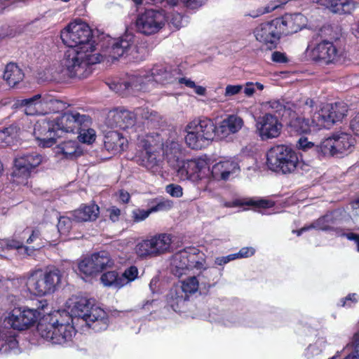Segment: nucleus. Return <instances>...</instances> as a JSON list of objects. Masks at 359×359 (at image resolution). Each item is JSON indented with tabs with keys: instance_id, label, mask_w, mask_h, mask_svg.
Returning <instances> with one entry per match:
<instances>
[{
	"instance_id": "nucleus-1",
	"label": "nucleus",
	"mask_w": 359,
	"mask_h": 359,
	"mask_svg": "<svg viewBox=\"0 0 359 359\" xmlns=\"http://www.w3.org/2000/svg\"><path fill=\"white\" fill-rule=\"evenodd\" d=\"M60 38L69 48L64 59L69 77L86 79L92 74L93 65L103 60V55L95 53L93 30L81 20L69 23L61 30Z\"/></svg>"
},
{
	"instance_id": "nucleus-2",
	"label": "nucleus",
	"mask_w": 359,
	"mask_h": 359,
	"mask_svg": "<svg viewBox=\"0 0 359 359\" xmlns=\"http://www.w3.org/2000/svg\"><path fill=\"white\" fill-rule=\"evenodd\" d=\"M37 330L41 337L60 345L72 341L76 333L72 316L66 311H57L44 316L37 325Z\"/></svg>"
},
{
	"instance_id": "nucleus-3",
	"label": "nucleus",
	"mask_w": 359,
	"mask_h": 359,
	"mask_svg": "<svg viewBox=\"0 0 359 359\" xmlns=\"http://www.w3.org/2000/svg\"><path fill=\"white\" fill-rule=\"evenodd\" d=\"M266 163L271 171L284 175L309 170V165L299 158L296 151L285 144L271 147L266 152Z\"/></svg>"
},
{
	"instance_id": "nucleus-4",
	"label": "nucleus",
	"mask_w": 359,
	"mask_h": 359,
	"mask_svg": "<svg viewBox=\"0 0 359 359\" xmlns=\"http://www.w3.org/2000/svg\"><path fill=\"white\" fill-rule=\"evenodd\" d=\"M172 236L170 233H157L140 240L134 248L137 257L142 259H150L170 252Z\"/></svg>"
},
{
	"instance_id": "nucleus-5",
	"label": "nucleus",
	"mask_w": 359,
	"mask_h": 359,
	"mask_svg": "<svg viewBox=\"0 0 359 359\" xmlns=\"http://www.w3.org/2000/svg\"><path fill=\"white\" fill-rule=\"evenodd\" d=\"M72 311L76 317L83 319L86 325L95 332L106 330L109 326L107 313L100 307L91 305L86 298H81L75 302Z\"/></svg>"
},
{
	"instance_id": "nucleus-6",
	"label": "nucleus",
	"mask_w": 359,
	"mask_h": 359,
	"mask_svg": "<svg viewBox=\"0 0 359 359\" xmlns=\"http://www.w3.org/2000/svg\"><path fill=\"white\" fill-rule=\"evenodd\" d=\"M43 161V156L36 151H25L17 154L13 160L12 182L16 184H27L29 178L37 172V168Z\"/></svg>"
},
{
	"instance_id": "nucleus-7",
	"label": "nucleus",
	"mask_w": 359,
	"mask_h": 359,
	"mask_svg": "<svg viewBox=\"0 0 359 359\" xmlns=\"http://www.w3.org/2000/svg\"><path fill=\"white\" fill-rule=\"evenodd\" d=\"M161 135L158 133L147 135L139 140L140 148L136 155L137 162L148 169L154 168L157 163L156 152L163 146Z\"/></svg>"
},
{
	"instance_id": "nucleus-8",
	"label": "nucleus",
	"mask_w": 359,
	"mask_h": 359,
	"mask_svg": "<svg viewBox=\"0 0 359 359\" xmlns=\"http://www.w3.org/2000/svg\"><path fill=\"white\" fill-rule=\"evenodd\" d=\"M163 11L146 9L136 18L135 26L137 32L149 36L158 32L165 25Z\"/></svg>"
},
{
	"instance_id": "nucleus-9",
	"label": "nucleus",
	"mask_w": 359,
	"mask_h": 359,
	"mask_svg": "<svg viewBox=\"0 0 359 359\" xmlns=\"http://www.w3.org/2000/svg\"><path fill=\"white\" fill-rule=\"evenodd\" d=\"M279 26L276 18L263 22L254 29V36L257 41L272 50L277 48L283 36Z\"/></svg>"
},
{
	"instance_id": "nucleus-10",
	"label": "nucleus",
	"mask_w": 359,
	"mask_h": 359,
	"mask_svg": "<svg viewBox=\"0 0 359 359\" xmlns=\"http://www.w3.org/2000/svg\"><path fill=\"white\" fill-rule=\"evenodd\" d=\"M39 316L36 309L16 307L5 318L4 323L15 330H25L36 323Z\"/></svg>"
},
{
	"instance_id": "nucleus-11",
	"label": "nucleus",
	"mask_w": 359,
	"mask_h": 359,
	"mask_svg": "<svg viewBox=\"0 0 359 359\" xmlns=\"http://www.w3.org/2000/svg\"><path fill=\"white\" fill-rule=\"evenodd\" d=\"M60 137L63 133L76 134L82 127H90L92 119L88 115L81 114L76 111H67L56 118Z\"/></svg>"
},
{
	"instance_id": "nucleus-12",
	"label": "nucleus",
	"mask_w": 359,
	"mask_h": 359,
	"mask_svg": "<svg viewBox=\"0 0 359 359\" xmlns=\"http://www.w3.org/2000/svg\"><path fill=\"white\" fill-rule=\"evenodd\" d=\"M315 102L313 99L307 98L306 100H301V111L294 113V116H288L285 121L291 132L297 134L307 133L310 132V121L306 118V114H311Z\"/></svg>"
},
{
	"instance_id": "nucleus-13",
	"label": "nucleus",
	"mask_w": 359,
	"mask_h": 359,
	"mask_svg": "<svg viewBox=\"0 0 359 359\" xmlns=\"http://www.w3.org/2000/svg\"><path fill=\"white\" fill-rule=\"evenodd\" d=\"M34 135L42 143L43 147H52L55 144L57 139L60 137L56 119L39 120L34 125Z\"/></svg>"
},
{
	"instance_id": "nucleus-14",
	"label": "nucleus",
	"mask_w": 359,
	"mask_h": 359,
	"mask_svg": "<svg viewBox=\"0 0 359 359\" xmlns=\"http://www.w3.org/2000/svg\"><path fill=\"white\" fill-rule=\"evenodd\" d=\"M256 133L262 140L276 138L280 134L282 124L277 116L266 113L256 121Z\"/></svg>"
},
{
	"instance_id": "nucleus-15",
	"label": "nucleus",
	"mask_w": 359,
	"mask_h": 359,
	"mask_svg": "<svg viewBox=\"0 0 359 359\" xmlns=\"http://www.w3.org/2000/svg\"><path fill=\"white\" fill-rule=\"evenodd\" d=\"M207 161L202 158H196L183 161L177 170L182 180L198 182L203 178L201 173L208 168Z\"/></svg>"
},
{
	"instance_id": "nucleus-16",
	"label": "nucleus",
	"mask_w": 359,
	"mask_h": 359,
	"mask_svg": "<svg viewBox=\"0 0 359 359\" xmlns=\"http://www.w3.org/2000/svg\"><path fill=\"white\" fill-rule=\"evenodd\" d=\"M278 24L280 25V32L283 36H287L297 33L302 30L307 23L306 18L302 13H286L281 17L276 18Z\"/></svg>"
},
{
	"instance_id": "nucleus-17",
	"label": "nucleus",
	"mask_w": 359,
	"mask_h": 359,
	"mask_svg": "<svg viewBox=\"0 0 359 359\" xmlns=\"http://www.w3.org/2000/svg\"><path fill=\"white\" fill-rule=\"evenodd\" d=\"M137 117L134 112L123 108L111 111L107 123L111 128L126 130L132 128L136 123Z\"/></svg>"
},
{
	"instance_id": "nucleus-18",
	"label": "nucleus",
	"mask_w": 359,
	"mask_h": 359,
	"mask_svg": "<svg viewBox=\"0 0 359 359\" xmlns=\"http://www.w3.org/2000/svg\"><path fill=\"white\" fill-rule=\"evenodd\" d=\"M339 51L334 43L327 40L318 43L312 50L311 56L314 61L325 65L334 63L339 57Z\"/></svg>"
},
{
	"instance_id": "nucleus-19",
	"label": "nucleus",
	"mask_w": 359,
	"mask_h": 359,
	"mask_svg": "<svg viewBox=\"0 0 359 359\" xmlns=\"http://www.w3.org/2000/svg\"><path fill=\"white\" fill-rule=\"evenodd\" d=\"M347 106L341 102H335L327 104L321 109L318 118H321L323 123L327 126H331L337 122L341 121L346 116Z\"/></svg>"
},
{
	"instance_id": "nucleus-20",
	"label": "nucleus",
	"mask_w": 359,
	"mask_h": 359,
	"mask_svg": "<svg viewBox=\"0 0 359 359\" xmlns=\"http://www.w3.org/2000/svg\"><path fill=\"white\" fill-rule=\"evenodd\" d=\"M135 48V35L132 33H125L116 39L110 48V55L114 60L128 55Z\"/></svg>"
},
{
	"instance_id": "nucleus-21",
	"label": "nucleus",
	"mask_w": 359,
	"mask_h": 359,
	"mask_svg": "<svg viewBox=\"0 0 359 359\" xmlns=\"http://www.w3.org/2000/svg\"><path fill=\"white\" fill-rule=\"evenodd\" d=\"M269 106L284 122L287 120L288 116H294L295 112L301 111V100L296 102H285L284 100H273L269 102Z\"/></svg>"
},
{
	"instance_id": "nucleus-22",
	"label": "nucleus",
	"mask_w": 359,
	"mask_h": 359,
	"mask_svg": "<svg viewBox=\"0 0 359 359\" xmlns=\"http://www.w3.org/2000/svg\"><path fill=\"white\" fill-rule=\"evenodd\" d=\"M243 125V121L236 115H229L217 126L218 139H224L231 134L238 132Z\"/></svg>"
},
{
	"instance_id": "nucleus-23",
	"label": "nucleus",
	"mask_w": 359,
	"mask_h": 359,
	"mask_svg": "<svg viewBox=\"0 0 359 359\" xmlns=\"http://www.w3.org/2000/svg\"><path fill=\"white\" fill-rule=\"evenodd\" d=\"M100 208L96 204H81L80 207L71 212L76 222H92L97 219Z\"/></svg>"
},
{
	"instance_id": "nucleus-24",
	"label": "nucleus",
	"mask_w": 359,
	"mask_h": 359,
	"mask_svg": "<svg viewBox=\"0 0 359 359\" xmlns=\"http://www.w3.org/2000/svg\"><path fill=\"white\" fill-rule=\"evenodd\" d=\"M26 285L29 292L35 296L43 297L50 294L43 273L32 274Z\"/></svg>"
},
{
	"instance_id": "nucleus-25",
	"label": "nucleus",
	"mask_w": 359,
	"mask_h": 359,
	"mask_svg": "<svg viewBox=\"0 0 359 359\" xmlns=\"http://www.w3.org/2000/svg\"><path fill=\"white\" fill-rule=\"evenodd\" d=\"M187 135L184 140L187 147L191 149L201 150L207 147L210 143L204 140L196 128L190 122L185 128Z\"/></svg>"
},
{
	"instance_id": "nucleus-26",
	"label": "nucleus",
	"mask_w": 359,
	"mask_h": 359,
	"mask_svg": "<svg viewBox=\"0 0 359 359\" xmlns=\"http://www.w3.org/2000/svg\"><path fill=\"white\" fill-rule=\"evenodd\" d=\"M191 123L196 128L198 133L201 135V137L210 144L215 137L217 138V126L211 119L205 118L199 120L198 122L194 121Z\"/></svg>"
},
{
	"instance_id": "nucleus-27",
	"label": "nucleus",
	"mask_w": 359,
	"mask_h": 359,
	"mask_svg": "<svg viewBox=\"0 0 359 359\" xmlns=\"http://www.w3.org/2000/svg\"><path fill=\"white\" fill-rule=\"evenodd\" d=\"M198 274V281L205 290H209L216 285L222 276V270L217 267L203 268Z\"/></svg>"
},
{
	"instance_id": "nucleus-28",
	"label": "nucleus",
	"mask_w": 359,
	"mask_h": 359,
	"mask_svg": "<svg viewBox=\"0 0 359 359\" xmlns=\"http://www.w3.org/2000/svg\"><path fill=\"white\" fill-rule=\"evenodd\" d=\"M239 169L238 164L231 160L219 161L212 166V173L215 178L226 180L230 174Z\"/></svg>"
},
{
	"instance_id": "nucleus-29",
	"label": "nucleus",
	"mask_w": 359,
	"mask_h": 359,
	"mask_svg": "<svg viewBox=\"0 0 359 359\" xmlns=\"http://www.w3.org/2000/svg\"><path fill=\"white\" fill-rule=\"evenodd\" d=\"M126 140L118 131H109L104 137V145L109 151L121 152L124 150Z\"/></svg>"
},
{
	"instance_id": "nucleus-30",
	"label": "nucleus",
	"mask_w": 359,
	"mask_h": 359,
	"mask_svg": "<svg viewBox=\"0 0 359 359\" xmlns=\"http://www.w3.org/2000/svg\"><path fill=\"white\" fill-rule=\"evenodd\" d=\"M334 141V148L336 154H344L346 152H350L351 148L354 146V140L352 136L346 133L334 134L332 135Z\"/></svg>"
},
{
	"instance_id": "nucleus-31",
	"label": "nucleus",
	"mask_w": 359,
	"mask_h": 359,
	"mask_svg": "<svg viewBox=\"0 0 359 359\" xmlns=\"http://www.w3.org/2000/svg\"><path fill=\"white\" fill-rule=\"evenodd\" d=\"M25 74L15 63L10 62L5 68L3 78L7 84L14 87L23 80Z\"/></svg>"
},
{
	"instance_id": "nucleus-32",
	"label": "nucleus",
	"mask_w": 359,
	"mask_h": 359,
	"mask_svg": "<svg viewBox=\"0 0 359 359\" xmlns=\"http://www.w3.org/2000/svg\"><path fill=\"white\" fill-rule=\"evenodd\" d=\"M327 6L334 13L351 14L356 8L353 0H327Z\"/></svg>"
},
{
	"instance_id": "nucleus-33",
	"label": "nucleus",
	"mask_w": 359,
	"mask_h": 359,
	"mask_svg": "<svg viewBox=\"0 0 359 359\" xmlns=\"http://www.w3.org/2000/svg\"><path fill=\"white\" fill-rule=\"evenodd\" d=\"M91 257L98 273L107 269L112 268L114 265V261L107 251L95 252L91 255Z\"/></svg>"
},
{
	"instance_id": "nucleus-34",
	"label": "nucleus",
	"mask_w": 359,
	"mask_h": 359,
	"mask_svg": "<svg viewBox=\"0 0 359 359\" xmlns=\"http://www.w3.org/2000/svg\"><path fill=\"white\" fill-rule=\"evenodd\" d=\"M187 300V296L183 295L172 287L166 295V306L177 313L181 312L182 306Z\"/></svg>"
},
{
	"instance_id": "nucleus-35",
	"label": "nucleus",
	"mask_w": 359,
	"mask_h": 359,
	"mask_svg": "<svg viewBox=\"0 0 359 359\" xmlns=\"http://www.w3.org/2000/svg\"><path fill=\"white\" fill-rule=\"evenodd\" d=\"M46 281V285L50 294L53 293L61 282L62 272L57 268L53 266L48 268L43 273Z\"/></svg>"
},
{
	"instance_id": "nucleus-36",
	"label": "nucleus",
	"mask_w": 359,
	"mask_h": 359,
	"mask_svg": "<svg viewBox=\"0 0 359 359\" xmlns=\"http://www.w3.org/2000/svg\"><path fill=\"white\" fill-rule=\"evenodd\" d=\"M41 95L38 94L31 98L19 100V105L24 107V113L27 116H35L41 114L39 108L41 105Z\"/></svg>"
},
{
	"instance_id": "nucleus-37",
	"label": "nucleus",
	"mask_w": 359,
	"mask_h": 359,
	"mask_svg": "<svg viewBox=\"0 0 359 359\" xmlns=\"http://www.w3.org/2000/svg\"><path fill=\"white\" fill-rule=\"evenodd\" d=\"M101 283L106 287L120 289L124 286L123 278L116 271H109L103 273L100 277Z\"/></svg>"
},
{
	"instance_id": "nucleus-38",
	"label": "nucleus",
	"mask_w": 359,
	"mask_h": 359,
	"mask_svg": "<svg viewBox=\"0 0 359 359\" xmlns=\"http://www.w3.org/2000/svg\"><path fill=\"white\" fill-rule=\"evenodd\" d=\"M334 144V141L332 136L323 140L320 144L316 145L315 154L319 159L325 156L337 155Z\"/></svg>"
},
{
	"instance_id": "nucleus-39",
	"label": "nucleus",
	"mask_w": 359,
	"mask_h": 359,
	"mask_svg": "<svg viewBox=\"0 0 359 359\" xmlns=\"http://www.w3.org/2000/svg\"><path fill=\"white\" fill-rule=\"evenodd\" d=\"M181 286L174 287L179 292L184 296H187L189 300L190 294L195 293L198 288L199 281L196 276L189 277L186 280L182 281Z\"/></svg>"
},
{
	"instance_id": "nucleus-40",
	"label": "nucleus",
	"mask_w": 359,
	"mask_h": 359,
	"mask_svg": "<svg viewBox=\"0 0 359 359\" xmlns=\"http://www.w3.org/2000/svg\"><path fill=\"white\" fill-rule=\"evenodd\" d=\"M18 347V341L16 335L11 331L0 333V349L6 352L14 350Z\"/></svg>"
},
{
	"instance_id": "nucleus-41",
	"label": "nucleus",
	"mask_w": 359,
	"mask_h": 359,
	"mask_svg": "<svg viewBox=\"0 0 359 359\" xmlns=\"http://www.w3.org/2000/svg\"><path fill=\"white\" fill-rule=\"evenodd\" d=\"M151 72L153 80L158 83L165 85L172 80V73L162 65H155Z\"/></svg>"
},
{
	"instance_id": "nucleus-42",
	"label": "nucleus",
	"mask_w": 359,
	"mask_h": 359,
	"mask_svg": "<svg viewBox=\"0 0 359 359\" xmlns=\"http://www.w3.org/2000/svg\"><path fill=\"white\" fill-rule=\"evenodd\" d=\"M201 255L199 250L191 248L188 251L189 270L202 269L205 263V259Z\"/></svg>"
},
{
	"instance_id": "nucleus-43",
	"label": "nucleus",
	"mask_w": 359,
	"mask_h": 359,
	"mask_svg": "<svg viewBox=\"0 0 359 359\" xmlns=\"http://www.w3.org/2000/svg\"><path fill=\"white\" fill-rule=\"evenodd\" d=\"M173 207V202L168 198H155L152 199L149 203V210L151 213L167 211L170 210Z\"/></svg>"
},
{
	"instance_id": "nucleus-44",
	"label": "nucleus",
	"mask_w": 359,
	"mask_h": 359,
	"mask_svg": "<svg viewBox=\"0 0 359 359\" xmlns=\"http://www.w3.org/2000/svg\"><path fill=\"white\" fill-rule=\"evenodd\" d=\"M174 264L179 275H182L189 270L188 251L184 250L177 253L174 257Z\"/></svg>"
},
{
	"instance_id": "nucleus-45",
	"label": "nucleus",
	"mask_w": 359,
	"mask_h": 359,
	"mask_svg": "<svg viewBox=\"0 0 359 359\" xmlns=\"http://www.w3.org/2000/svg\"><path fill=\"white\" fill-rule=\"evenodd\" d=\"M311 229H315L320 231H330L332 227L330 224L329 218L327 216H323L318 219L313 221L309 226H304L298 231V236L302 232L308 231Z\"/></svg>"
},
{
	"instance_id": "nucleus-46",
	"label": "nucleus",
	"mask_w": 359,
	"mask_h": 359,
	"mask_svg": "<svg viewBox=\"0 0 359 359\" xmlns=\"http://www.w3.org/2000/svg\"><path fill=\"white\" fill-rule=\"evenodd\" d=\"M78 269L80 273L88 277L93 276L98 273L91 256L84 257L80 260L78 263Z\"/></svg>"
},
{
	"instance_id": "nucleus-47",
	"label": "nucleus",
	"mask_w": 359,
	"mask_h": 359,
	"mask_svg": "<svg viewBox=\"0 0 359 359\" xmlns=\"http://www.w3.org/2000/svg\"><path fill=\"white\" fill-rule=\"evenodd\" d=\"M142 79L140 76H132L126 81L119 83L120 88L124 90H140L142 89Z\"/></svg>"
},
{
	"instance_id": "nucleus-48",
	"label": "nucleus",
	"mask_w": 359,
	"mask_h": 359,
	"mask_svg": "<svg viewBox=\"0 0 359 359\" xmlns=\"http://www.w3.org/2000/svg\"><path fill=\"white\" fill-rule=\"evenodd\" d=\"M57 230L61 235L70 236L74 227L72 219L67 216H60L57 224Z\"/></svg>"
},
{
	"instance_id": "nucleus-49",
	"label": "nucleus",
	"mask_w": 359,
	"mask_h": 359,
	"mask_svg": "<svg viewBox=\"0 0 359 359\" xmlns=\"http://www.w3.org/2000/svg\"><path fill=\"white\" fill-rule=\"evenodd\" d=\"M78 138L83 143L91 144L96 138L95 131L90 127H82L78 132Z\"/></svg>"
},
{
	"instance_id": "nucleus-50",
	"label": "nucleus",
	"mask_w": 359,
	"mask_h": 359,
	"mask_svg": "<svg viewBox=\"0 0 359 359\" xmlns=\"http://www.w3.org/2000/svg\"><path fill=\"white\" fill-rule=\"evenodd\" d=\"M78 144L75 141H67L60 144L62 154L67 158H72L77 151Z\"/></svg>"
},
{
	"instance_id": "nucleus-51",
	"label": "nucleus",
	"mask_w": 359,
	"mask_h": 359,
	"mask_svg": "<svg viewBox=\"0 0 359 359\" xmlns=\"http://www.w3.org/2000/svg\"><path fill=\"white\" fill-rule=\"evenodd\" d=\"M243 204L248 206H252L256 209H268L275 205V203L273 201L268 199H250L245 201Z\"/></svg>"
},
{
	"instance_id": "nucleus-52",
	"label": "nucleus",
	"mask_w": 359,
	"mask_h": 359,
	"mask_svg": "<svg viewBox=\"0 0 359 359\" xmlns=\"http://www.w3.org/2000/svg\"><path fill=\"white\" fill-rule=\"evenodd\" d=\"M347 346L352 349V352L344 359H357L359 358V332L353 334L351 344H348Z\"/></svg>"
},
{
	"instance_id": "nucleus-53",
	"label": "nucleus",
	"mask_w": 359,
	"mask_h": 359,
	"mask_svg": "<svg viewBox=\"0 0 359 359\" xmlns=\"http://www.w3.org/2000/svg\"><path fill=\"white\" fill-rule=\"evenodd\" d=\"M138 269L136 266L133 265L126 268L121 276V278H123L124 286L135 280L138 276Z\"/></svg>"
},
{
	"instance_id": "nucleus-54",
	"label": "nucleus",
	"mask_w": 359,
	"mask_h": 359,
	"mask_svg": "<svg viewBox=\"0 0 359 359\" xmlns=\"http://www.w3.org/2000/svg\"><path fill=\"white\" fill-rule=\"evenodd\" d=\"M166 155H172L174 158H178L182 153L181 145L176 141L167 142L165 148Z\"/></svg>"
},
{
	"instance_id": "nucleus-55",
	"label": "nucleus",
	"mask_w": 359,
	"mask_h": 359,
	"mask_svg": "<svg viewBox=\"0 0 359 359\" xmlns=\"http://www.w3.org/2000/svg\"><path fill=\"white\" fill-rule=\"evenodd\" d=\"M151 214L149 208L143 210L140 208H135L132 211V219L135 223H138L146 219L149 215Z\"/></svg>"
},
{
	"instance_id": "nucleus-56",
	"label": "nucleus",
	"mask_w": 359,
	"mask_h": 359,
	"mask_svg": "<svg viewBox=\"0 0 359 359\" xmlns=\"http://www.w3.org/2000/svg\"><path fill=\"white\" fill-rule=\"evenodd\" d=\"M208 0H180L184 7L188 10L196 11L202 7Z\"/></svg>"
},
{
	"instance_id": "nucleus-57",
	"label": "nucleus",
	"mask_w": 359,
	"mask_h": 359,
	"mask_svg": "<svg viewBox=\"0 0 359 359\" xmlns=\"http://www.w3.org/2000/svg\"><path fill=\"white\" fill-rule=\"evenodd\" d=\"M165 191L169 194L171 196L175 198H180L183 195L182 187L176 184H170L165 187Z\"/></svg>"
},
{
	"instance_id": "nucleus-58",
	"label": "nucleus",
	"mask_w": 359,
	"mask_h": 359,
	"mask_svg": "<svg viewBox=\"0 0 359 359\" xmlns=\"http://www.w3.org/2000/svg\"><path fill=\"white\" fill-rule=\"evenodd\" d=\"M316 145L313 142L309 141L306 137H301L298 141L299 149L304 151L311 150V152L315 154Z\"/></svg>"
},
{
	"instance_id": "nucleus-59",
	"label": "nucleus",
	"mask_w": 359,
	"mask_h": 359,
	"mask_svg": "<svg viewBox=\"0 0 359 359\" xmlns=\"http://www.w3.org/2000/svg\"><path fill=\"white\" fill-rule=\"evenodd\" d=\"M6 247L8 249L13 250L24 248L26 251L28 250V247L24 245V238L22 240L15 238L8 240L6 242Z\"/></svg>"
},
{
	"instance_id": "nucleus-60",
	"label": "nucleus",
	"mask_w": 359,
	"mask_h": 359,
	"mask_svg": "<svg viewBox=\"0 0 359 359\" xmlns=\"http://www.w3.org/2000/svg\"><path fill=\"white\" fill-rule=\"evenodd\" d=\"M255 252V250L253 248L251 247H244L242 248L237 253H233L235 259H241V258H247L252 256Z\"/></svg>"
},
{
	"instance_id": "nucleus-61",
	"label": "nucleus",
	"mask_w": 359,
	"mask_h": 359,
	"mask_svg": "<svg viewBox=\"0 0 359 359\" xmlns=\"http://www.w3.org/2000/svg\"><path fill=\"white\" fill-rule=\"evenodd\" d=\"M357 302V294L355 293H350L345 298L341 299V306L350 308Z\"/></svg>"
},
{
	"instance_id": "nucleus-62",
	"label": "nucleus",
	"mask_w": 359,
	"mask_h": 359,
	"mask_svg": "<svg viewBox=\"0 0 359 359\" xmlns=\"http://www.w3.org/2000/svg\"><path fill=\"white\" fill-rule=\"evenodd\" d=\"M107 212L111 221L116 222L119 220L121 210L118 208L114 205L111 206L107 210Z\"/></svg>"
},
{
	"instance_id": "nucleus-63",
	"label": "nucleus",
	"mask_w": 359,
	"mask_h": 359,
	"mask_svg": "<svg viewBox=\"0 0 359 359\" xmlns=\"http://www.w3.org/2000/svg\"><path fill=\"white\" fill-rule=\"evenodd\" d=\"M50 104L53 111L55 112L63 111L64 109H66L67 107H69V104H67V103L59 100H50Z\"/></svg>"
},
{
	"instance_id": "nucleus-64",
	"label": "nucleus",
	"mask_w": 359,
	"mask_h": 359,
	"mask_svg": "<svg viewBox=\"0 0 359 359\" xmlns=\"http://www.w3.org/2000/svg\"><path fill=\"white\" fill-rule=\"evenodd\" d=\"M243 89L242 85H227L225 88L224 95L230 97L238 94Z\"/></svg>"
}]
</instances>
